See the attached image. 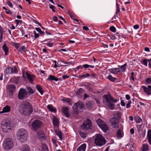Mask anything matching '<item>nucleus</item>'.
I'll return each instance as SVG.
<instances>
[{"instance_id": "f257e3e1", "label": "nucleus", "mask_w": 151, "mask_h": 151, "mask_svg": "<svg viewBox=\"0 0 151 151\" xmlns=\"http://www.w3.org/2000/svg\"><path fill=\"white\" fill-rule=\"evenodd\" d=\"M92 122L89 119H87L86 121L83 122L80 127V130L79 133L80 136L83 139H86L88 135V133L86 132H83V130H87L88 129H91L92 126Z\"/></svg>"}, {"instance_id": "f03ea898", "label": "nucleus", "mask_w": 151, "mask_h": 151, "mask_svg": "<svg viewBox=\"0 0 151 151\" xmlns=\"http://www.w3.org/2000/svg\"><path fill=\"white\" fill-rule=\"evenodd\" d=\"M103 102L106 106L110 109H114L115 105L112 103H116L118 100L114 99L110 93H108L107 94L103 95Z\"/></svg>"}, {"instance_id": "7ed1b4c3", "label": "nucleus", "mask_w": 151, "mask_h": 151, "mask_svg": "<svg viewBox=\"0 0 151 151\" xmlns=\"http://www.w3.org/2000/svg\"><path fill=\"white\" fill-rule=\"evenodd\" d=\"M22 109L25 115H29L33 112L32 105L29 102L25 101L23 102L22 105Z\"/></svg>"}, {"instance_id": "20e7f679", "label": "nucleus", "mask_w": 151, "mask_h": 151, "mask_svg": "<svg viewBox=\"0 0 151 151\" xmlns=\"http://www.w3.org/2000/svg\"><path fill=\"white\" fill-rule=\"evenodd\" d=\"M28 135L27 131L24 128L18 130L17 133V139L22 142L27 139Z\"/></svg>"}, {"instance_id": "39448f33", "label": "nucleus", "mask_w": 151, "mask_h": 151, "mask_svg": "<svg viewBox=\"0 0 151 151\" xmlns=\"http://www.w3.org/2000/svg\"><path fill=\"white\" fill-rule=\"evenodd\" d=\"M43 125V123L42 121L37 119L34 121L31 124L32 129L35 132L40 130Z\"/></svg>"}, {"instance_id": "423d86ee", "label": "nucleus", "mask_w": 151, "mask_h": 151, "mask_svg": "<svg viewBox=\"0 0 151 151\" xmlns=\"http://www.w3.org/2000/svg\"><path fill=\"white\" fill-rule=\"evenodd\" d=\"M94 142L97 146H101L105 144L106 140L102 134H99L96 136Z\"/></svg>"}, {"instance_id": "0eeeda50", "label": "nucleus", "mask_w": 151, "mask_h": 151, "mask_svg": "<svg viewBox=\"0 0 151 151\" xmlns=\"http://www.w3.org/2000/svg\"><path fill=\"white\" fill-rule=\"evenodd\" d=\"M14 146L13 142L11 139L7 138L4 141L3 146L4 150H9L13 148Z\"/></svg>"}, {"instance_id": "6e6552de", "label": "nucleus", "mask_w": 151, "mask_h": 151, "mask_svg": "<svg viewBox=\"0 0 151 151\" xmlns=\"http://www.w3.org/2000/svg\"><path fill=\"white\" fill-rule=\"evenodd\" d=\"M84 105L81 103V101H78L74 103L73 106V114L74 116H77L78 114L79 110L82 109L84 107Z\"/></svg>"}, {"instance_id": "1a4fd4ad", "label": "nucleus", "mask_w": 151, "mask_h": 151, "mask_svg": "<svg viewBox=\"0 0 151 151\" xmlns=\"http://www.w3.org/2000/svg\"><path fill=\"white\" fill-rule=\"evenodd\" d=\"M96 122L98 126L104 133L109 130V127L104 121L99 118L97 120Z\"/></svg>"}, {"instance_id": "9d476101", "label": "nucleus", "mask_w": 151, "mask_h": 151, "mask_svg": "<svg viewBox=\"0 0 151 151\" xmlns=\"http://www.w3.org/2000/svg\"><path fill=\"white\" fill-rule=\"evenodd\" d=\"M28 96V93L25 89L21 88L19 91L18 97L19 99L22 100Z\"/></svg>"}, {"instance_id": "9b49d317", "label": "nucleus", "mask_w": 151, "mask_h": 151, "mask_svg": "<svg viewBox=\"0 0 151 151\" xmlns=\"http://www.w3.org/2000/svg\"><path fill=\"white\" fill-rule=\"evenodd\" d=\"M109 122L112 128L116 129L119 127V120L116 117L112 118L109 120Z\"/></svg>"}, {"instance_id": "f8f14e48", "label": "nucleus", "mask_w": 151, "mask_h": 151, "mask_svg": "<svg viewBox=\"0 0 151 151\" xmlns=\"http://www.w3.org/2000/svg\"><path fill=\"white\" fill-rule=\"evenodd\" d=\"M1 127L3 132H7V130L10 129V124L9 121H3L1 123Z\"/></svg>"}, {"instance_id": "ddd939ff", "label": "nucleus", "mask_w": 151, "mask_h": 151, "mask_svg": "<svg viewBox=\"0 0 151 151\" xmlns=\"http://www.w3.org/2000/svg\"><path fill=\"white\" fill-rule=\"evenodd\" d=\"M37 134V138L40 139L45 140L46 137L45 134L44 132L41 129L39 130L37 132H36Z\"/></svg>"}, {"instance_id": "4468645a", "label": "nucleus", "mask_w": 151, "mask_h": 151, "mask_svg": "<svg viewBox=\"0 0 151 151\" xmlns=\"http://www.w3.org/2000/svg\"><path fill=\"white\" fill-rule=\"evenodd\" d=\"M26 74L27 78L29 80V83L33 84V82L36 76L34 75H31L27 72H26Z\"/></svg>"}, {"instance_id": "2eb2a0df", "label": "nucleus", "mask_w": 151, "mask_h": 151, "mask_svg": "<svg viewBox=\"0 0 151 151\" xmlns=\"http://www.w3.org/2000/svg\"><path fill=\"white\" fill-rule=\"evenodd\" d=\"M8 89H9V95L12 96L15 92L16 89V87L14 85H10L9 86Z\"/></svg>"}, {"instance_id": "dca6fc26", "label": "nucleus", "mask_w": 151, "mask_h": 151, "mask_svg": "<svg viewBox=\"0 0 151 151\" xmlns=\"http://www.w3.org/2000/svg\"><path fill=\"white\" fill-rule=\"evenodd\" d=\"M143 89L144 92L148 95L151 94V85H149L147 87L145 86H142L141 87Z\"/></svg>"}, {"instance_id": "f3484780", "label": "nucleus", "mask_w": 151, "mask_h": 151, "mask_svg": "<svg viewBox=\"0 0 151 151\" xmlns=\"http://www.w3.org/2000/svg\"><path fill=\"white\" fill-rule=\"evenodd\" d=\"M68 108L65 106L63 107L62 109L63 113L64 114L67 118H69L70 116L69 113L68 112Z\"/></svg>"}, {"instance_id": "a211bd4d", "label": "nucleus", "mask_w": 151, "mask_h": 151, "mask_svg": "<svg viewBox=\"0 0 151 151\" xmlns=\"http://www.w3.org/2000/svg\"><path fill=\"white\" fill-rule=\"evenodd\" d=\"M94 103L92 101H88L86 103L87 108L89 110L92 109L94 106Z\"/></svg>"}, {"instance_id": "6ab92c4d", "label": "nucleus", "mask_w": 151, "mask_h": 151, "mask_svg": "<svg viewBox=\"0 0 151 151\" xmlns=\"http://www.w3.org/2000/svg\"><path fill=\"white\" fill-rule=\"evenodd\" d=\"M120 70L119 68H113L109 69V71L110 73L113 74H117Z\"/></svg>"}, {"instance_id": "aec40b11", "label": "nucleus", "mask_w": 151, "mask_h": 151, "mask_svg": "<svg viewBox=\"0 0 151 151\" xmlns=\"http://www.w3.org/2000/svg\"><path fill=\"white\" fill-rule=\"evenodd\" d=\"M86 145L83 143L77 149V151H85Z\"/></svg>"}, {"instance_id": "412c9836", "label": "nucleus", "mask_w": 151, "mask_h": 151, "mask_svg": "<svg viewBox=\"0 0 151 151\" xmlns=\"http://www.w3.org/2000/svg\"><path fill=\"white\" fill-rule=\"evenodd\" d=\"M53 123L54 125L58 127L59 126V121L58 119L55 116H54L53 118Z\"/></svg>"}, {"instance_id": "4be33fe9", "label": "nucleus", "mask_w": 151, "mask_h": 151, "mask_svg": "<svg viewBox=\"0 0 151 151\" xmlns=\"http://www.w3.org/2000/svg\"><path fill=\"white\" fill-rule=\"evenodd\" d=\"M127 65V63H125L124 65L120 66L118 65L119 68H120L119 72H121L122 73H124L126 71V66Z\"/></svg>"}, {"instance_id": "5701e85b", "label": "nucleus", "mask_w": 151, "mask_h": 151, "mask_svg": "<svg viewBox=\"0 0 151 151\" xmlns=\"http://www.w3.org/2000/svg\"><path fill=\"white\" fill-rule=\"evenodd\" d=\"M10 107L9 106H6L3 108L2 111H0V113L1 114L9 112L10 111Z\"/></svg>"}, {"instance_id": "b1692460", "label": "nucleus", "mask_w": 151, "mask_h": 151, "mask_svg": "<svg viewBox=\"0 0 151 151\" xmlns=\"http://www.w3.org/2000/svg\"><path fill=\"white\" fill-rule=\"evenodd\" d=\"M2 49L5 52V55H8L9 49L8 47L6 45V44H4L2 47Z\"/></svg>"}, {"instance_id": "393cba45", "label": "nucleus", "mask_w": 151, "mask_h": 151, "mask_svg": "<svg viewBox=\"0 0 151 151\" xmlns=\"http://www.w3.org/2000/svg\"><path fill=\"white\" fill-rule=\"evenodd\" d=\"M50 39H48L47 40H45L44 41V42H46L44 43L47 46L49 47H52L53 44L54 43L52 42H50Z\"/></svg>"}, {"instance_id": "a878e982", "label": "nucleus", "mask_w": 151, "mask_h": 151, "mask_svg": "<svg viewBox=\"0 0 151 151\" xmlns=\"http://www.w3.org/2000/svg\"><path fill=\"white\" fill-rule=\"evenodd\" d=\"M149 146L147 144H144L141 148L142 151H148L149 150Z\"/></svg>"}, {"instance_id": "bb28decb", "label": "nucleus", "mask_w": 151, "mask_h": 151, "mask_svg": "<svg viewBox=\"0 0 151 151\" xmlns=\"http://www.w3.org/2000/svg\"><path fill=\"white\" fill-rule=\"evenodd\" d=\"M47 109L51 112H54L55 113L56 111L55 108L53 107L52 105L50 104L47 106Z\"/></svg>"}, {"instance_id": "cd10ccee", "label": "nucleus", "mask_w": 151, "mask_h": 151, "mask_svg": "<svg viewBox=\"0 0 151 151\" xmlns=\"http://www.w3.org/2000/svg\"><path fill=\"white\" fill-rule=\"evenodd\" d=\"M47 79L49 81H52L53 80L57 81L59 79L56 78L54 76L50 75L49 76Z\"/></svg>"}, {"instance_id": "c85d7f7f", "label": "nucleus", "mask_w": 151, "mask_h": 151, "mask_svg": "<svg viewBox=\"0 0 151 151\" xmlns=\"http://www.w3.org/2000/svg\"><path fill=\"white\" fill-rule=\"evenodd\" d=\"M147 138L149 143L151 145V130H148L147 133Z\"/></svg>"}, {"instance_id": "c756f323", "label": "nucleus", "mask_w": 151, "mask_h": 151, "mask_svg": "<svg viewBox=\"0 0 151 151\" xmlns=\"http://www.w3.org/2000/svg\"><path fill=\"white\" fill-rule=\"evenodd\" d=\"M36 87L37 90L40 93V94L41 95H43V90L41 86L40 85H36Z\"/></svg>"}, {"instance_id": "7c9ffc66", "label": "nucleus", "mask_w": 151, "mask_h": 151, "mask_svg": "<svg viewBox=\"0 0 151 151\" xmlns=\"http://www.w3.org/2000/svg\"><path fill=\"white\" fill-rule=\"evenodd\" d=\"M106 78L111 81V82H114L117 80V78L115 77H113L111 75H109Z\"/></svg>"}, {"instance_id": "2f4dec72", "label": "nucleus", "mask_w": 151, "mask_h": 151, "mask_svg": "<svg viewBox=\"0 0 151 151\" xmlns=\"http://www.w3.org/2000/svg\"><path fill=\"white\" fill-rule=\"evenodd\" d=\"M20 77H14L12 78L13 82L15 83H18L21 81Z\"/></svg>"}, {"instance_id": "473e14b6", "label": "nucleus", "mask_w": 151, "mask_h": 151, "mask_svg": "<svg viewBox=\"0 0 151 151\" xmlns=\"http://www.w3.org/2000/svg\"><path fill=\"white\" fill-rule=\"evenodd\" d=\"M21 151H30V149L28 145H24L22 147Z\"/></svg>"}, {"instance_id": "72a5a7b5", "label": "nucleus", "mask_w": 151, "mask_h": 151, "mask_svg": "<svg viewBox=\"0 0 151 151\" xmlns=\"http://www.w3.org/2000/svg\"><path fill=\"white\" fill-rule=\"evenodd\" d=\"M13 68L12 67H7L6 70V72L7 74H11L12 73V70Z\"/></svg>"}, {"instance_id": "f704fd0d", "label": "nucleus", "mask_w": 151, "mask_h": 151, "mask_svg": "<svg viewBox=\"0 0 151 151\" xmlns=\"http://www.w3.org/2000/svg\"><path fill=\"white\" fill-rule=\"evenodd\" d=\"M84 92V90L82 88H80L78 91L75 92V93L78 95H81Z\"/></svg>"}, {"instance_id": "c9c22d12", "label": "nucleus", "mask_w": 151, "mask_h": 151, "mask_svg": "<svg viewBox=\"0 0 151 151\" xmlns=\"http://www.w3.org/2000/svg\"><path fill=\"white\" fill-rule=\"evenodd\" d=\"M27 88L28 91V94L29 93V95L33 94L35 92V90L32 89L31 87H27Z\"/></svg>"}, {"instance_id": "e433bc0d", "label": "nucleus", "mask_w": 151, "mask_h": 151, "mask_svg": "<svg viewBox=\"0 0 151 151\" xmlns=\"http://www.w3.org/2000/svg\"><path fill=\"white\" fill-rule=\"evenodd\" d=\"M134 120L135 122L137 123H139L142 122V120L139 116H137L135 117Z\"/></svg>"}, {"instance_id": "4c0bfd02", "label": "nucleus", "mask_w": 151, "mask_h": 151, "mask_svg": "<svg viewBox=\"0 0 151 151\" xmlns=\"http://www.w3.org/2000/svg\"><path fill=\"white\" fill-rule=\"evenodd\" d=\"M91 75L88 73H87L86 74H83L81 75H80L79 76L80 78H85L90 76Z\"/></svg>"}, {"instance_id": "58836bf2", "label": "nucleus", "mask_w": 151, "mask_h": 151, "mask_svg": "<svg viewBox=\"0 0 151 151\" xmlns=\"http://www.w3.org/2000/svg\"><path fill=\"white\" fill-rule=\"evenodd\" d=\"M41 151H48V147L46 144H42Z\"/></svg>"}, {"instance_id": "ea45409f", "label": "nucleus", "mask_w": 151, "mask_h": 151, "mask_svg": "<svg viewBox=\"0 0 151 151\" xmlns=\"http://www.w3.org/2000/svg\"><path fill=\"white\" fill-rule=\"evenodd\" d=\"M56 134L57 135H58L60 139L61 140H62V133L61 131H57L55 132Z\"/></svg>"}, {"instance_id": "a19ab883", "label": "nucleus", "mask_w": 151, "mask_h": 151, "mask_svg": "<svg viewBox=\"0 0 151 151\" xmlns=\"http://www.w3.org/2000/svg\"><path fill=\"white\" fill-rule=\"evenodd\" d=\"M117 136L118 137H122L123 135L122 134L121 131L120 129H119L116 132Z\"/></svg>"}, {"instance_id": "79ce46f5", "label": "nucleus", "mask_w": 151, "mask_h": 151, "mask_svg": "<svg viewBox=\"0 0 151 151\" xmlns=\"http://www.w3.org/2000/svg\"><path fill=\"white\" fill-rule=\"evenodd\" d=\"M63 101L68 103L69 105H72L71 101L70 98H67L65 99H63Z\"/></svg>"}, {"instance_id": "37998d69", "label": "nucleus", "mask_w": 151, "mask_h": 151, "mask_svg": "<svg viewBox=\"0 0 151 151\" xmlns=\"http://www.w3.org/2000/svg\"><path fill=\"white\" fill-rule=\"evenodd\" d=\"M27 50V47L24 45L19 48V51L21 52L22 51H26Z\"/></svg>"}, {"instance_id": "c03bdc74", "label": "nucleus", "mask_w": 151, "mask_h": 151, "mask_svg": "<svg viewBox=\"0 0 151 151\" xmlns=\"http://www.w3.org/2000/svg\"><path fill=\"white\" fill-rule=\"evenodd\" d=\"M83 68H93L94 67V65H89L87 64H86L83 65Z\"/></svg>"}, {"instance_id": "a18cd8bd", "label": "nucleus", "mask_w": 151, "mask_h": 151, "mask_svg": "<svg viewBox=\"0 0 151 151\" xmlns=\"http://www.w3.org/2000/svg\"><path fill=\"white\" fill-rule=\"evenodd\" d=\"M129 150L130 151H134L135 150V147L133 145L130 144Z\"/></svg>"}, {"instance_id": "49530a36", "label": "nucleus", "mask_w": 151, "mask_h": 151, "mask_svg": "<svg viewBox=\"0 0 151 151\" xmlns=\"http://www.w3.org/2000/svg\"><path fill=\"white\" fill-rule=\"evenodd\" d=\"M14 46L17 49V50L19 51V43H17L15 42H14Z\"/></svg>"}, {"instance_id": "de8ad7c7", "label": "nucleus", "mask_w": 151, "mask_h": 151, "mask_svg": "<svg viewBox=\"0 0 151 151\" xmlns=\"http://www.w3.org/2000/svg\"><path fill=\"white\" fill-rule=\"evenodd\" d=\"M36 30L40 34L42 35H43L44 34V32L42 31L40 28H39L36 27L35 28Z\"/></svg>"}, {"instance_id": "09e8293b", "label": "nucleus", "mask_w": 151, "mask_h": 151, "mask_svg": "<svg viewBox=\"0 0 151 151\" xmlns=\"http://www.w3.org/2000/svg\"><path fill=\"white\" fill-rule=\"evenodd\" d=\"M109 30L110 31L113 32H115L116 31V28L114 26H111L109 28Z\"/></svg>"}, {"instance_id": "8fccbe9b", "label": "nucleus", "mask_w": 151, "mask_h": 151, "mask_svg": "<svg viewBox=\"0 0 151 151\" xmlns=\"http://www.w3.org/2000/svg\"><path fill=\"white\" fill-rule=\"evenodd\" d=\"M146 83L149 84H151V78H147L145 80Z\"/></svg>"}, {"instance_id": "3c124183", "label": "nucleus", "mask_w": 151, "mask_h": 151, "mask_svg": "<svg viewBox=\"0 0 151 151\" xmlns=\"http://www.w3.org/2000/svg\"><path fill=\"white\" fill-rule=\"evenodd\" d=\"M142 63L145 66H147V59H143Z\"/></svg>"}, {"instance_id": "603ef678", "label": "nucleus", "mask_w": 151, "mask_h": 151, "mask_svg": "<svg viewBox=\"0 0 151 151\" xmlns=\"http://www.w3.org/2000/svg\"><path fill=\"white\" fill-rule=\"evenodd\" d=\"M15 22H16V27H17L19 25V23H20V24H21L22 22V21L18 19L15 20Z\"/></svg>"}, {"instance_id": "864d4df0", "label": "nucleus", "mask_w": 151, "mask_h": 151, "mask_svg": "<svg viewBox=\"0 0 151 151\" xmlns=\"http://www.w3.org/2000/svg\"><path fill=\"white\" fill-rule=\"evenodd\" d=\"M12 73H17L18 72V71L16 67L13 68V70H12Z\"/></svg>"}, {"instance_id": "5fc2aeb1", "label": "nucleus", "mask_w": 151, "mask_h": 151, "mask_svg": "<svg viewBox=\"0 0 151 151\" xmlns=\"http://www.w3.org/2000/svg\"><path fill=\"white\" fill-rule=\"evenodd\" d=\"M6 3L7 4V5L10 7L12 8L13 7L12 4L9 1H7Z\"/></svg>"}, {"instance_id": "6e6d98bb", "label": "nucleus", "mask_w": 151, "mask_h": 151, "mask_svg": "<svg viewBox=\"0 0 151 151\" xmlns=\"http://www.w3.org/2000/svg\"><path fill=\"white\" fill-rule=\"evenodd\" d=\"M142 126V124H140V125H137V130L138 131H139L141 129V127Z\"/></svg>"}, {"instance_id": "4d7b16f0", "label": "nucleus", "mask_w": 151, "mask_h": 151, "mask_svg": "<svg viewBox=\"0 0 151 151\" xmlns=\"http://www.w3.org/2000/svg\"><path fill=\"white\" fill-rule=\"evenodd\" d=\"M49 7L50 8L52 9V11H53V12H55L54 9L55 8V6H54L51 4H50Z\"/></svg>"}, {"instance_id": "13d9d810", "label": "nucleus", "mask_w": 151, "mask_h": 151, "mask_svg": "<svg viewBox=\"0 0 151 151\" xmlns=\"http://www.w3.org/2000/svg\"><path fill=\"white\" fill-rule=\"evenodd\" d=\"M132 102L131 101H128V103L127 104L126 107L128 108H129L130 106V104H131Z\"/></svg>"}, {"instance_id": "bf43d9fd", "label": "nucleus", "mask_w": 151, "mask_h": 151, "mask_svg": "<svg viewBox=\"0 0 151 151\" xmlns=\"http://www.w3.org/2000/svg\"><path fill=\"white\" fill-rule=\"evenodd\" d=\"M32 21L35 23L36 24H38L39 25H40V23H39V22H38L37 21H36L35 20V19H32Z\"/></svg>"}, {"instance_id": "052dcab7", "label": "nucleus", "mask_w": 151, "mask_h": 151, "mask_svg": "<svg viewBox=\"0 0 151 151\" xmlns=\"http://www.w3.org/2000/svg\"><path fill=\"white\" fill-rule=\"evenodd\" d=\"M131 76L130 77V79H132L133 81H134V73L133 72H132L131 73Z\"/></svg>"}, {"instance_id": "680f3d73", "label": "nucleus", "mask_w": 151, "mask_h": 151, "mask_svg": "<svg viewBox=\"0 0 151 151\" xmlns=\"http://www.w3.org/2000/svg\"><path fill=\"white\" fill-rule=\"evenodd\" d=\"M77 70H79V69H82L83 68V65H80L76 67Z\"/></svg>"}, {"instance_id": "e2e57ef3", "label": "nucleus", "mask_w": 151, "mask_h": 151, "mask_svg": "<svg viewBox=\"0 0 151 151\" xmlns=\"http://www.w3.org/2000/svg\"><path fill=\"white\" fill-rule=\"evenodd\" d=\"M115 35H110V39L112 40H114L116 39V37L115 36Z\"/></svg>"}, {"instance_id": "0e129e2a", "label": "nucleus", "mask_w": 151, "mask_h": 151, "mask_svg": "<svg viewBox=\"0 0 151 151\" xmlns=\"http://www.w3.org/2000/svg\"><path fill=\"white\" fill-rule=\"evenodd\" d=\"M68 14L70 16V17L72 19L73 18V16L72 14L69 11H68Z\"/></svg>"}, {"instance_id": "69168bd1", "label": "nucleus", "mask_w": 151, "mask_h": 151, "mask_svg": "<svg viewBox=\"0 0 151 151\" xmlns=\"http://www.w3.org/2000/svg\"><path fill=\"white\" fill-rule=\"evenodd\" d=\"M69 77V76H67V75L66 74L65 75H64L63 76L62 78L63 79H65L66 78H68Z\"/></svg>"}, {"instance_id": "338daca9", "label": "nucleus", "mask_w": 151, "mask_h": 151, "mask_svg": "<svg viewBox=\"0 0 151 151\" xmlns=\"http://www.w3.org/2000/svg\"><path fill=\"white\" fill-rule=\"evenodd\" d=\"M116 116L119 118V119H120L121 118V113L119 112H118L116 113Z\"/></svg>"}, {"instance_id": "774afa93", "label": "nucleus", "mask_w": 151, "mask_h": 151, "mask_svg": "<svg viewBox=\"0 0 151 151\" xmlns=\"http://www.w3.org/2000/svg\"><path fill=\"white\" fill-rule=\"evenodd\" d=\"M40 36V35L38 34H35V35H34V40H35L38 37Z\"/></svg>"}]
</instances>
